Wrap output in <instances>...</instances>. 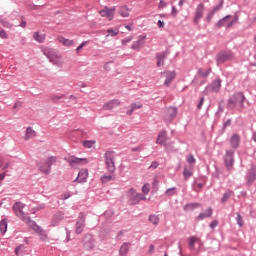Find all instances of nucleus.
<instances>
[{
    "label": "nucleus",
    "mask_w": 256,
    "mask_h": 256,
    "mask_svg": "<svg viewBox=\"0 0 256 256\" xmlns=\"http://www.w3.org/2000/svg\"><path fill=\"white\" fill-rule=\"evenodd\" d=\"M89 177V170L81 169L78 173L77 178L74 180V183H87Z\"/></svg>",
    "instance_id": "obj_14"
},
{
    "label": "nucleus",
    "mask_w": 256,
    "mask_h": 256,
    "mask_svg": "<svg viewBox=\"0 0 256 256\" xmlns=\"http://www.w3.org/2000/svg\"><path fill=\"white\" fill-rule=\"evenodd\" d=\"M63 219H65V213H63L62 211L56 212L52 216L51 226L58 227V225H60V223H61V221H63Z\"/></svg>",
    "instance_id": "obj_12"
},
{
    "label": "nucleus",
    "mask_w": 256,
    "mask_h": 256,
    "mask_svg": "<svg viewBox=\"0 0 256 256\" xmlns=\"http://www.w3.org/2000/svg\"><path fill=\"white\" fill-rule=\"evenodd\" d=\"M188 163H190V165L193 163V155L188 157Z\"/></svg>",
    "instance_id": "obj_62"
},
{
    "label": "nucleus",
    "mask_w": 256,
    "mask_h": 256,
    "mask_svg": "<svg viewBox=\"0 0 256 256\" xmlns=\"http://www.w3.org/2000/svg\"><path fill=\"white\" fill-rule=\"evenodd\" d=\"M233 191H228L224 194L222 197V203H226V201H229V198L232 197Z\"/></svg>",
    "instance_id": "obj_41"
},
{
    "label": "nucleus",
    "mask_w": 256,
    "mask_h": 256,
    "mask_svg": "<svg viewBox=\"0 0 256 256\" xmlns=\"http://www.w3.org/2000/svg\"><path fill=\"white\" fill-rule=\"evenodd\" d=\"M239 143H241V137L237 134L232 135L230 138V145L232 149H237V147H239Z\"/></svg>",
    "instance_id": "obj_23"
},
{
    "label": "nucleus",
    "mask_w": 256,
    "mask_h": 256,
    "mask_svg": "<svg viewBox=\"0 0 256 256\" xmlns=\"http://www.w3.org/2000/svg\"><path fill=\"white\" fill-rule=\"evenodd\" d=\"M0 37L1 39H7V32L3 28H0Z\"/></svg>",
    "instance_id": "obj_47"
},
{
    "label": "nucleus",
    "mask_w": 256,
    "mask_h": 256,
    "mask_svg": "<svg viewBox=\"0 0 256 256\" xmlns=\"http://www.w3.org/2000/svg\"><path fill=\"white\" fill-rule=\"evenodd\" d=\"M173 79H175V72H167L166 73V80L164 82V85H166V87H169L171 85V82L173 81Z\"/></svg>",
    "instance_id": "obj_28"
},
{
    "label": "nucleus",
    "mask_w": 256,
    "mask_h": 256,
    "mask_svg": "<svg viewBox=\"0 0 256 256\" xmlns=\"http://www.w3.org/2000/svg\"><path fill=\"white\" fill-rule=\"evenodd\" d=\"M23 247V245H19V246H17L16 248H15V254L17 255V256H21V248Z\"/></svg>",
    "instance_id": "obj_48"
},
{
    "label": "nucleus",
    "mask_w": 256,
    "mask_h": 256,
    "mask_svg": "<svg viewBox=\"0 0 256 256\" xmlns=\"http://www.w3.org/2000/svg\"><path fill=\"white\" fill-rule=\"evenodd\" d=\"M243 103H245V96L243 93L238 92L228 100V107L229 109H237V111H243Z\"/></svg>",
    "instance_id": "obj_2"
},
{
    "label": "nucleus",
    "mask_w": 256,
    "mask_h": 256,
    "mask_svg": "<svg viewBox=\"0 0 256 256\" xmlns=\"http://www.w3.org/2000/svg\"><path fill=\"white\" fill-rule=\"evenodd\" d=\"M133 41V36L126 37L122 39V45H127V43H131Z\"/></svg>",
    "instance_id": "obj_45"
},
{
    "label": "nucleus",
    "mask_w": 256,
    "mask_h": 256,
    "mask_svg": "<svg viewBox=\"0 0 256 256\" xmlns=\"http://www.w3.org/2000/svg\"><path fill=\"white\" fill-rule=\"evenodd\" d=\"M141 107H143V104L141 102L132 103L130 105V110H127L126 114L133 115V112L135 111V109H141Z\"/></svg>",
    "instance_id": "obj_29"
},
{
    "label": "nucleus",
    "mask_w": 256,
    "mask_h": 256,
    "mask_svg": "<svg viewBox=\"0 0 256 256\" xmlns=\"http://www.w3.org/2000/svg\"><path fill=\"white\" fill-rule=\"evenodd\" d=\"M209 73H211V69H199L198 73L195 77V82L201 85L203 83V79H206V77H209Z\"/></svg>",
    "instance_id": "obj_11"
},
{
    "label": "nucleus",
    "mask_w": 256,
    "mask_h": 256,
    "mask_svg": "<svg viewBox=\"0 0 256 256\" xmlns=\"http://www.w3.org/2000/svg\"><path fill=\"white\" fill-rule=\"evenodd\" d=\"M236 221L240 227H243V217L241 216V214L237 215Z\"/></svg>",
    "instance_id": "obj_46"
},
{
    "label": "nucleus",
    "mask_w": 256,
    "mask_h": 256,
    "mask_svg": "<svg viewBox=\"0 0 256 256\" xmlns=\"http://www.w3.org/2000/svg\"><path fill=\"white\" fill-rule=\"evenodd\" d=\"M209 87L214 93H219L221 89V79H216Z\"/></svg>",
    "instance_id": "obj_26"
},
{
    "label": "nucleus",
    "mask_w": 256,
    "mask_h": 256,
    "mask_svg": "<svg viewBox=\"0 0 256 256\" xmlns=\"http://www.w3.org/2000/svg\"><path fill=\"white\" fill-rule=\"evenodd\" d=\"M163 7H167V3H165V1L161 0L159 3V8L163 9Z\"/></svg>",
    "instance_id": "obj_54"
},
{
    "label": "nucleus",
    "mask_w": 256,
    "mask_h": 256,
    "mask_svg": "<svg viewBox=\"0 0 256 256\" xmlns=\"http://www.w3.org/2000/svg\"><path fill=\"white\" fill-rule=\"evenodd\" d=\"M189 247H193V237L189 238Z\"/></svg>",
    "instance_id": "obj_63"
},
{
    "label": "nucleus",
    "mask_w": 256,
    "mask_h": 256,
    "mask_svg": "<svg viewBox=\"0 0 256 256\" xmlns=\"http://www.w3.org/2000/svg\"><path fill=\"white\" fill-rule=\"evenodd\" d=\"M149 184H144L142 187V193H144V195H149Z\"/></svg>",
    "instance_id": "obj_44"
},
{
    "label": "nucleus",
    "mask_w": 256,
    "mask_h": 256,
    "mask_svg": "<svg viewBox=\"0 0 256 256\" xmlns=\"http://www.w3.org/2000/svg\"><path fill=\"white\" fill-rule=\"evenodd\" d=\"M12 209L16 217H20V219L24 221L26 225H29V227L36 231V233H39V235H41L42 237H47L45 235V231H43V229H41V227L37 225L35 221L31 220V217L25 215V212L23 211V209H25V204H23L22 202H16L14 203Z\"/></svg>",
    "instance_id": "obj_1"
},
{
    "label": "nucleus",
    "mask_w": 256,
    "mask_h": 256,
    "mask_svg": "<svg viewBox=\"0 0 256 256\" xmlns=\"http://www.w3.org/2000/svg\"><path fill=\"white\" fill-rule=\"evenodd\" d=\"M71 197V195L70 194H64L63 195V201H67V199H69Z\"/></svg>",
    "instance_id": "obj_58"
},
{
    "label": "nucleus",
    "mask_w": 256,
    "mask_h": 256,
    "mask_svg": "<svg viewBox=\"0 0 256 256\" xmlns=\"http://www.w3.org/2000/svg\"><path fill=\"white\" fill-rule=\"evenodd\" d=\"M93 145H95V142H93V141L85 140L83 142V146L86 147L87 149H91V147H93Z\"/></svg>",
    "instance_id": "obj_43"
},
{
    "label": "nucleus",
    "mask_w": 256,
    "mask_h": 256,
    "mask_svg": "<svg viewBox=\"0 0 256 256\" xmlns=\"http://www.w3.org/2000/svg\"><path fill=\"white\" fill-rule=\"evenodd\" d=\"M107 33L108 34L106 35V37H109V35L111 37H117V35H119V29L110 28V29L107 30Z\"/></svg>",
    "instance_id": "obj_38"
},
{
    "label": "nucleus",
    "mask_w": 256,
    "mask_h": 256,
    "mask_svg": "<svg viewBox=\"0 0 256 256\" xmlns=\"http://www.w3.org/2000/svg\"><path fill=\"white\" fill-rule=\"evenodd\" d=\"M125 29H127L128 31H133V24L125 25Z\"/></svg>",
    "instance_id": "obj_56"
},
{
    "label": "nucleus",
    "mask_w": 256,
    "mask_h": 256,
    "mask_svg": "<svg viewBox=\"0 0 256 256\" xmlns=\"http://www.w3.org/2000/svg\"><path fill=\"white\" fill-rule=\"evenodd\" d=\"M177 188L172 187V188H168L165 192V195H167L168 197H173V195H175L177 192Z\"/></svg>",
    "instance_id": "obj_39"
},
{
    "label": "nucleus",
    "mask_w": 256,
    "mask_h": 256,
    "mask_svg": "<svg viewBox=\"0 0 256 256\" xmlns=\"http://www.w3.org/2000/svg\"><path fill=\"white\" fill-rule=\"evenodd\" d=\"M219 225V222H217V220H214L213 222H211L210 227L211 229H215V227H217Z\"/></svg>",
    "instance_id": "obj_50"
},
{
    "label": "nucleus",
    "mask_w": 256,
    "mask_h": 256,
    "mask_svg": "<svg viewBox=\"0 0 256 256\" xmlns=\"http://www.w3.org/2000/svg\"><path fill=\"white\" fill-rule=\"evenodd\" d=\"M157 167H159V162L157 161L152 162L150 165V169H157Z\"/></svg>",
    "instance_id": "obj_49"
},
{
    "label": "nucleus",
    "mask_w": 256,
    "mask_h": 256,
    "mask_svg": "<svg viewBox=\"0 0 256 256\" xmlns=\"http://www.w3.org/2000/svg\"><path fill=\"white\" fill-rule=\"evenodd\" d=\"M217 27H226V29H229V27H233V19H231V16H226L217 23Z\"/></svg>",
    "instance_id": "obj_18"
},
{
    "label": "nucleus",
    "mask_w": 256,
    "mask_h": 256,
    "mask_svg": "<svg viewBox=\"0 0 256 256\" xmlns=\"http://www.w3.org/2000/svg\"><path fill=\"white\" fill-rule=\"evenodd\" d=\"M149 221H150V223H152L153 225H159V215L151 214V215L149 216Z\"/></svg>",
    "instance_id": "obj_36"
},
{
    "label": "nucleus",
    "mask_w": 256,
    "mask_h": 256,
    "mask_svg": "<svg viewBox=\"0 0 256 256\" xmlns=\"http://www.w3.org/2000/svg\"><path fill=\"white\" fill-rule=\"evenodd\" d=\"M87 42H83L81 43L77 48H76V53H79L81 51V49H83V46L86 44Z\"/></svg>",
    "instance_id": "obj_51"
},
{
    "label": "nucleus",
    "mask_w": 256,
    "mask_h": 256,
    "mask_svg": "<svg viewBox=\"0 0 256 256\" xmlns=\"http://www.w3.org/2000/svg\"><path fill=\"white\" fill-rule=\"evenodd\" d=\"M196 187L201 190L203 189V183H196Z\"/></svg>",
    "instance_id": "obj_61"
},
{
    "label": "nucleus",
    "mask_w": 256,
    "mask_h": 256,
    "mask_svg": "<svg viewBox=\"0 0 256 256\" xmlns=\"http://www.w3.org/2000/svg\"><path fill=\"white\" fill-rule=\"evenodd\" d=\"M33 39L37 41V43H44L45 42V34H40L39 32H35L33 34Z\"/></svg>",
    "instance_id": "obj_33"
},
{
    "label": "nucleus",
    "mask_w": 256,
    "mask_h": 256,
    "mask_svg": "<svg viewBox=\"0 0 256 256\" xmlns=\"http://www.w3.org/2000/svg\"><path fill=\"white\" fill-rule=\"evenodd\" d=\"M232 59H235V54L232 52H222L217 56L218 63H225V61H231Z\"/></svg>",
    "instance_id": "obj_13"
},
{
    "label": "nucleus",
    "mask_w": 256,
    "mask_h": 256,
    "mask_svg": "<svg viewBox=\"0 0 256 256\" xmlns=\"http://www.w3.org/2000/svg\"><path fill=\"white\" fill-rule=\"evenodd\" d=\"M1 24L3 25V27H7V28L11 27V24L8 21H5V20H2Z\"/></svg>",
    "instance_id": "obj_52"
},
{
    "label": "nucleus",
    "mask_w": 256,
    "mask_h": 256,
    "mask_svg": "<svg viewBox=\"0 0 256 256\" xmlns=\"http://www.w3.org/2000/svg\"><path fill=\"white\" fill-rule=\"evenodd\" d=\"M153 251H155V246L151 244L149 247V253H153Z\"/></svg>",
    "instance_id": "obj_60"
},
{
    "label": "nucleus",
    "mask_w": 256,
    "mask_h": 256,
    "mask_svg": "<svg viewBox=\"0 0 256 256\" xmlns=\"http://www.w3.org/2000/svg\"><path fill=\"white\" fill-rule=\"evenodd\" d=\"M169 51H164L156 54L157 67H163L165 65V59H167Z\"/></svg>",
    "instance_id": "obj_17"
},
{
    "label": "nucleus",
    "mask_w": 256,
    "mask_h": 256,
    "mask_svg": "<svg viewBox=\"0 0 256 256\" xmlns=\"http://www.w3.org/2000/svg\"><path fill=\"white\" fill-rule=\"evenodd\" d=\"M119 105H121V101L114 99V100H110L109 102L105 103L103 105V109L105 111H111L112 109H115V107H119Z\"/></svg>",
    "instance_id": "obj_19"
},
{
    "label": "nucleus",
    "mask_w": 256,
    "mask_h": 256,
    "mask_svg": "<svg viewBox=\"0 0 256 256\" xmlns=\"http://www.w3.org/2000/svg\"><path fill=\"white\" fill-rule=\"evenodd\" d=\"M65 98V94L62 95H52L50 96V101H53L54 103H57L60 99Z\"/></svg>",
    "instance_id": "obj_40"
},
{
    "label": "nucleus",
    "mask_w": 256,
    "mask_h": 256,
    "mask_svg": "<svg viewBox=\"0 0 256 256\" xmlns=\"http://www.w3.org/2000/svg\"><path fill=\"white\" fill-rule=\"evenodd\" d=\"M204 101H205V98L202 97V98L200 99L198 105H197L198 109H201V107H203Z\"/></svg>",
    "instance_id": "obj_53"
},
{
    "label": "nucleus",
    "mask_w": 256,
    "mask_h": 256,
    "mask_svg": "<svg viewBox=\"0 0 256 256\" xmlns=\"http://www.w3.org/2000/svg\"><path fill=\"white\" fill-rule=\"evenodd\" d=\"M58 41L60 43H63L65 45V47H69V46L73 45V40L66 39L63 36L58 37Z\"/></svg>",
    "instance_id": "obj_34"
},
{
    "label": "nucleus",
    "mask_w": 256,
    "mask_h": 256,
    "mask_svg": "<svg viewBox=\"0 0 256 256\" xmlns=\"http://www.w3.org/2000/svg\"><path fill=\"white\" fill-rule=\"evenodd\" d=\"M45 163L48 167H50V171H51V167H53V163H57V158L55 156H50L48 157Z\"/></svg>",
    "instance_id": "obj_35"
},
{
    "label": "nucleus",
    "mask_w": 256,
    "mask_h": 256,
    "mask_svg": "<svg viewBox=\"0 0 256 256\" xmlns=\"http://www.w3.org/2000/svg\"><path fill=\"white\" fill-rule=\"evenodd\" d=\"M129 247H131V243L129 242H125L123 243V245L120 247L119 253L122 256L127 255V253H129Z\"/></svg>",
    "instance_id": "obj_30"
},
{
    "label": "nucleus",
    "mask_w": 256,
    "mask_h": 256,
    "mask_svg": "<svg viewBox=\"0 0 256 256\" xmlns=\"http://www.w3.org/2000/svg\"><path fill=\"white\" fill-rule=\"evenodd\" d=\"M36 135L37 133L35 132V130H33V128L27 127L24 135V140L29 141V139H33V137H35Z\"/></svg>",
    "instance_id": "obj_25"
},
{
    "label": "nucleus",
    "mask_w": 256,
    "mask_h": 256,
    "mask_svg": "<svg viewBox=\"0 0 256 256\" xmlns=\"http://www.w3.org/2000/svg\"><path fill=\"white\" fill-rule=\"evenodd\" d=\"M255 179H256V170L255 168H252L246 177L247 185H253V183H255Z\"/></svg>",
    "instance_id": "obj_22"
},
{
    "label": "nucleus",
    "mask_w": 256,
    "mask_h": 256,
    "mask_svg": "<svg viewBox=\"0 0 256 256\" xmlns=\"http://www.w3.org/2000/svg\"><path fill=\"white\" fill-rule=\"evenodd\" d=\"M205 12V6L203 4H199L195 11V23H199V19L203 18V13Z\"/></svg>",
    "instance_id": "obj_20"
},
{
    "label": "nucleus",
    "mask_w": 256,
    "mask_h": 256,
    "mask_svg": "<svg viewBox=\"0 0 256 256\" xmlns=\"http://www.w3.org/2000/svg\"><path fill=\"white\" fill-rule=\"evenodd\" d=\"M141 201V193H138L135 189H130L128 191V203L130 205H137Z\"/></svg>",
    "instance_id": "obj_8"
},
{
    "label": "nucleus",
    "mask_w": 256,
    "mask_h": 256,
    "mask_svg": "<svg viewBox=\"0 0 256 256\" xmlns=\"http://www.w3.org/2000/svg\"><path fill=\"white\" fill-rule=\"evenodd\" d=\"M146 38L147 36H143V35L138 36L137 41L133 42L132 44V49H134V51H141V49L145 47Z\"/></svg>",
    "instance_id": "obj_15"
},
{
    "label": "nucleus",
    "mask_w": 256,
    "mask_h": 256,
    "mask_svg": "<svg viewBox=\"0 0 256 256\" xmlns=\"http://www.w3.org/2000/svg\"><path fill=\"white\" fill-rule=\"evenodd\" d=\"M85 213L84 212H80L76 223H75V233L76 235H81V233H83V231H85Z\"/></svg>",
    "instance_id": "obj_7"
},
{
    "label": "nucleus",
    "mask_w": 256,
    "mask_h": 256,
    "mask_svg": "<svg viewBox=\"0 0 256 256\" xmlns=\"http://www.w3.org/2000/svg\"><path fill=\"white\" fill-rule=\"evenodd\" d=\"M38 167L39 171L44 173V175H49V173H51L50 167L47 165L46 162L44 164H39Z\"/></svg>",
    "instance_id": "obj_31"
},
{
    "label": "nucleus",
    "mask_w": 256,
    "mask_h": 256,
    "mask_svg": "<svg viewBox=\"0 0 256 256\" xmlns=\"http://www.w3.org/2000/svg\"><path fill=\"white\" fill-rule=\"evenodd\" d=\"M64 160L69 163L70 167L74 168L79 167V165H87V163H89L87 158H78L75 156L64 157Z\"/></svg>",
    "instance_id": "obj_6"
},
{
    "label": "nucleus",
    "mask_w": 256,
    "mask_h": 256,
    "mask_svg": "<svg viewBox=\"0 0 256 256\" xmlns=\"http://www.w3.org/2000/svg\"><path fill=\"white\" fill-rule=\"evenodd\" d=\"M82 245L86 251H93L95 249V238L93 234L86 233L82 238Z\"/></svg>",
    "instance_id": "obj_5"
},
{
    "label": "nucleus",
    "mask_w": 256,
    "mask_h": 256,
    "mask_svg": "<svg viewBox=\"0 0 256 256\" xmlns=\"http://www.w3.org/2000/svg\"><path fill=\"white\" fill-rule=\"evenodd\" d=\"M164 26H165L164 22L162 20H158L159 29H163Z\"/></svg>",
    "instance_id": "obj_55"
},
{
    "label": "nucleus",
    "mask_w": 256,
    "mask_h": 256,
    "mask_svg": "<svg viewBox=\"0 0 256 256\" xmlns=\"http://www.w3.org/2000/svg\"><path fill=\"white\" fill-rule=\"evenodd\" d=\"M166 142H167V131L163 130L159 132L156 143L158 145H163L166 151H171V149H169V144H167Z\"/></svg>",
    "instance_id": "obj_9"
},
{
    "label": "nucleus",
    "mask_w": 256,
    "mask_h": 256,
    "mask_svg": "<svg viewBox=\"0 0 256 256\" xmlns=\"http://www.w3.org/2000/svg\"><path fill=\"white\" fill-rule=\"evenodd\" d=\"M104 160L106 164V169L108 173H115V152L114 151H106L104 154Z\"/></svg>",
    "instance_id": "obj_3"
},
{
    "label": "nucleus",
    "mask_w": 256,
    "mask_h": 256,
    "mask_svg": "<svg viewBox=\"0 0 256 256\" xmlns=\"http://www.w3.org/2000/svg\"><path fill=\"white\" fill-rule=\"evenodd\" d=\"M211 215H213V209L208 208L205 212L198 216V219L201 221L203 219H207V217H211Z\"/></svg>",
    "instance_id": "obj_32"
},
{
    "label": "nucleus",
    "mask_w": 256,
    "mask_h": 256,
    "mask_svg": "<svg viewBox=\"0 0 256 256\" xmlns=\"http://www.w3.org/2000/svg\"><path fill=\"white\" fill-rule=\"evenodd\" d=\"M178 11L177 8H175V6H172V15H177Z\"/></svg>",
    "instance_id": "obj_57"
},
{
    "label": "nucleus",
    "mask_w": 256,
    "mask_h": 256,
    "mask_svg": "<svg viewBox=\"0 0 256 256\" xmlns=\"http://www.w3.org/2000/svg\"><path fill=\"white\" fill-rule=\"evenodd\" d=\"M118 13L119 15H121V17H129V13H131V10L129 9V7L124 5L119 7Z\"/></svg>",
    "instance_id": "obj_27"
},
{
    "label": "nucleus",
    "mask_w": 256,
    "mask_h": 256,
    "mask_svg": "<svg viewBox=\"0 0 256 256\" xmlns=\"http://www.w3.org/2000/svg\"><path fill=\"white\" fill-rule=\"evenodd\" d=\"M100 181L104 185L106 183H109L110 181H115V173H113V174L109 173V174L102 175L101 178H100Z\"/></svg>",
    "instance_id": "obj_24"
},
{
    "label": "nucleus",
    "mask_w": 256,
    "mask_h": 256,
    "mask_svg": "<svg viewBox=\"0 0 256 256\" xmlns=\"http://www.w3.org/2000/svg\"><path fill=\"white\" fill-rule=\"evenodd\" d=\"M183 175H184V179H189L190 177L193 176V172L187 168L184 169V172H183Z\"/></svg>",
    "instance_id": "obj_42"
},
{
    "label": "nucleus",
    "mask_w": 256,
    "mask_h": 256,
    "mask_svg": "<svg viewBox=\"0 0 256 256\" xmlns=\"http://www.w3.org/2000/svg\"><path fill=\"white\" fill-rule=\"evenodd\" d=\"M177 107H169L166 109L165 121H173L177 117Z\"/></svg>",
    "instance_id": "obj_16"
},
{
    "label": "nucleus",
    "mask_w": 256,
    "mask_h": 256,
    "mask_svg": "<svg viewBox=\"0 0 256 256\" xmlns=\"http://www.w3.org/2000/svg\"><path fill=\"white\" fill-rule=\"evenodd\" d=\"M20 27H23V28L27 27V21L22 20V22L20 23Z\"/></svg>",
    "instance_id": "obj_59"
},
{
    "label": "nucleus",
    "mask_w": 256,
    "mask_h": 256,
    "mask_svg": "<svg viewBox=\"0 0 256 256\" xmlns=\"http://www.w3.org/2000/svg\"><path fill=\"white\" fill-rule=\"evenodd\" d=\"M44 55L49 59L50 63L56 65L57 67H61V60L59 56H57V52L53 48H45L43 50Z\"/></svg>",
    "instance_id": "obj_4"
},
{
    "label": "nucleus",
    "mask_w": 256,
    "mask_h": 256,
    "mask_svg": "<svg viewBox=\"0 0 256 256\" xmlns=\"http://www.w3.org/2000/svg\"><path fill=\"white\" fill-rule=\"evenodd\" d=\"M233 155H234L233 150H228L226 152L225 163L228 169H231L233 167Z\"/></svg>",
    "instance_id": "obj_21"
},
{
    "label": "nucleus",
    "mask_w": 256,
    "mask_h": 256,
    "mask_svg": "<svg viewBox=\"0 0 256 256\" xmlns=\"http://www.w3.org/2000/svg\"><path fill=\"white\" fill-rule=\"evenodd\" d=\"M0 231L1 233H7V219H2L0 222Z\"/></svg>",
    "instance_id": "obj_37"
},
{
    "label": "nucleus",
    "mask_w": 256,
    "mask_h": 256,
    "mask_svg": "<svg viewBox=\"0 0 256 256\" xmlns=\"http://www.w3.org/2000/svg\"><path fill=\"white\" fill-rule=\"evenodd\" d=\"M17 107H21V102H16L14 104V109H17Z\"/></svg>",
    "instance_id": "obj_64"
},
{
    "label": "nucleus",
    "mask_w": 256,
    "mask_h": 256,
    "mask_svg": "<svg viewBox=\"0 0 256 256\" xmlns=\"http://www.w3.org/2000/svg\"><path fill=\"white\" fill-rule=\"evenodd\" d=\"M99 14L101 17L108 18V21H113V18L115 17V7L109 8L105 6L103 10L99 11Z\"/></svg>",
    "instance_id": "obj_10"
}]
</instances>
